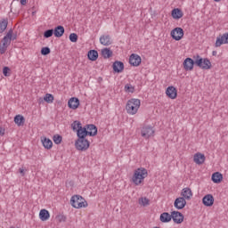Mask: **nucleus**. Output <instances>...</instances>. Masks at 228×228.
<instances>
[{"label": "nucleus", "instance_id": "f257e3e1", "mask_svg": "<svg viewBox=\"0 0 228 228\" xmlns=\"http://www.w3.org/2000/svg\"><path fill=\"white\" fill-rule=\"evenodd\" d=\"M194 59V60H193ZM193 59L187 57L183 61V69L186 71H191L193 70V67H199L200 69H202V70H209L211 69V61L208 58H202L200 55L197 54L193 57Z\"/></svg>", "mask_w": 228, "mask_h": 228}, {"label": "nucleus", "instance_id": "f03ea898", "mask_svg": "<svg viewBox=\"0 0 228 228\" xmlns=\"http://www.w3.org/2000/svg\"><path fill=\"white\" fill-rule=\"evenodd\" d=\"M147 175H149L147 169L145 167H139L134 171L131 181L135 186H140Z\"/></svg>", "mask_w": 228, "mask_h": 228}, {"label": "nucleus", "instance_id": "7ed1b4c3", "mask_svg": "<svg viewBox=\"0 0 228 228\" xmlns=\"http://www.w3.org/2000/svg\"><path fill=\"white\" fill-rule=\"evenodd\" d=\"M141 102L139 99L132 98L128 100L126 110L129 115H136L138 113V110H140Z\"/></svg>", "mask_w": 228, "mask_h": 228}, {"label": "nucleus", "instance_id": "20e7f679", "mask_svg": "<svg viewBox=\"0 0 228 228\" xmlns=\"http://www.w3.org/2000/svg\"><path fill=\"white\" fill-rule=\"evenodd\" d=\"M70 204L75 209H81V208H88V202L81 195H74L70 199Z\"/></svg>", "mask_w": 228, "mask_h": 228}, {"label": "nucleus", "instance_id": "39448f33", "mask_svg": "<svg viewBox=\"0 0 228 228\" xmlns=\"http://www.w3.org/2000/svg\"><path fill=\"white\" fill-rule=\"evenodd\" d=\"M75 147L77 151L85 152V151H88V149H90V141L86 138L77 137V140L75 142Z\"/></svg>", "mask_w": 228, "mask_h": 228}, {"label": "nucleus", "instance_id": "423d86ee", "mask_svg": "<svg viewBox=\"0 0 228 228\" xmlns=\"http://www.w3.org/2000/svg\"><path fill=\"white\" fill-rule=\"evenodd\" d=\"M170 36L173 40L179 42V40H183V37H184V30L180 27H176L171 31Z\"/></svg>", "mask_w": 228, "mask_h": 228}, {"label": "nucleus", "instance_id": "0eeeda50", "mask_svg": "<svg viewBox=\"0 0 228 228\" xmlns=\"http://www.w3.org/2000/svg\"><path fill=\"white\" fill-rule=\"evenodd\" d=\"M11 37V34H6L2 39V45H0V54H4L8 49V45L12 44V41H10Z\"/></svg>", "mask_w": 228, "mask_h": 228}, {"label": "nucleus", "instance_id": "6e6552de", "mask_svg": "<svg viewBox=\"0 0 228 228\" xmlns=\"http://www.w3.org/2000/svg\"><path fill=\"white\" fill-rule=\"evenodd\" d=\"M141 135L142 138H151V136L154 135V129L151 126H142L141 130Z\"/></svg>", "mask_w": 228, "mask_h": 228}, {"label": "nucleus", "instance_id": "1a4fd4ad", "mask_svg": "<svg viewBox=\"0 0 228 228\" xmlns=\"http://www.w3.org/2000/svg\"><path fill=\"white\" fill-rule=\"evenodd\" d=\"M77 138H86L90 133L86 130V126H83L82 124H77V130L76 131Z\"/></svg>", "mask_w": 228, "mask_h": 228}, {"label": "nucleus", "instance_id": "9d476101", "mask_svg": "<svg viewBox=\"0 0 228 228\" xmlns=\"http://www.w3.org/2000/svg\"><path fill=\"white\" fill-rule=\"evenodd\" d=\"M129 63L132 67H140L142 64V57L136 53H132L129 57Z\"/></svg>", "mask_w": 228, "mask_h": 228}, {"label": "nucleus", "instance_id": "9b49d317", "mask_svg": "<svg viewBox=\"0 0 228 228\" xmlns=\"http://www.w3.org/2000/svg\"><path fill=\"white\" fill-rule=\"evenodd\" d=\"M174 215H175V213L171 212V215L168 212L162 213L160 215V222H162V224H168V222H172V220L175 222V216Z\"/></svg>", "mask_w": 228, "mask_h": 228}, {"label": "nucleus", "instance_id": "f8f14e48", "mask_svg": "<svg viewBox=\"0 0 228 228\" xmlns=\"http://www.w3.org/2000/svg\"><path fill=\"white\" fill-rule=\"evenodd\" d=\"M224 44H228V32L216 37L215 46L220 47L221 45H224Z\"/></svg>", "mask_w": 228, "mask_h": 228}, {"label": "nucleus", "instance_id": "ddd939ff", "mask_svg": "<svg viewBox=\"0 0 228 228\" xmlns=\"http://www.w3.org/2000/svg\"><path fill=\"white\" fill-rule=\"evenodd\" d=\"M202 204H204L207 208H211L213 204H215V198L213 194H207L202 199Z\"/></svg>", "mask_w": 228, "mask_h": 228}, {"label": "nucleus", "instance_id": "4468645a", "mask_svg": "<svg viewBox=\"0 0 228 228\" xmlns=\"http://www.w3.org/2000/svg\"><path fill=\"white\" fill-rule=\"evenodd\" d=\"M166 95L169 99H177V88L174 87V86H170L166 89Z\"/></svg>", "mask_w": 228, "mask_h": 228}, {"label": "nucleus", "instance_id": "2eb2a0df", "mask_svg": "<svg viewBox=\"0 0 228 228\" xmlns=\"http://www.w3.org/2000/svg\"><path fill=\"white\" fill-rule=\"evenodd\" d=\"M113 72L116 74H120V72H124V62L120 61H115L112 64Z\"/></svg>", "mask_w": 228, "mask_h": 228}, {"label": "nucleus", "instance_id": "dca6fc26", "mask_svg": "<svg viewBox=\"0 0 228 228\" xmlns=\"http://www.w3.org/2000/svg\"><path fill=\"white\" fill-rule=\"evenodd\" d=\"M174 206L176 209H184L186 207V200L183 197L176 198Z\"/></svg>", "mask_w": 228, "mask_h": 228}, {"label": "nucleus", "instance_id": "f3484780", "mask_svg": "<svg viewBox=\"0 0 228 228\" xmlns=\"http://www.w3.org/2000/svg\"><path fill=\"white\" fill-rule=\"evenodd\" d=\"M100 44L102 45H111L113 44V40L111 39V36L110 35H102L100 37Z\"/></svg>", "mask_w": 228, "mask_h": 228}, {"label": "nucleus", "instance_id": "a211bd4d", "mask_svg": "<svg viewBox=\"0 0 228 228\" xmlns=\"http://www.w3.org/2000/svg\"><path fill=\"white\" fill-rule=\"evenodd\" d=\"M68 106L70 110H77L79 108V98L71 97L68 102Z\"/></svg>", "mask_w": 228, "mask_h": 228}, {"label": "nucleus", "instance_id": "6ab92c4d", "mask_svg": "<svg viewBox=\"0 0 228 228\" xmlns=\"http://www.w3.org/2000/svg\"><path fill=\"white\" fill-rule=\"evenodd\" d=\"M193 161L196 165H202L206 161V156L200 152L195 153L193 157Z\"/></svg>", "mask_w": 228, "mask_h": 228}, {"label": "nucleus", "instance_id": "aec40b11", "mask_svg": "<svg viewBox=\"0 0 228 228\" xmlns=\"http://www.w3.org/2000/svg\"><path fill=\"white\" fill-rule=\"evenodd\" d=\"M65 34V28L61 25H58L53 29V35L56 37V38H61L63 35Z\"/></svg>", "mask_w": 228, "mask_h": 228}, {"label": "nucleus", "instance_id": "412c9836", "mask_svg": "<svg viewBox=\"0 0 228 228\" xmlns=\"http://www.w3.org/2000/svg\"><path fill=\"white\" fill-rule=\"evenodd\" d=\"M183 15L184 13L180 8H175L171 11V17H173V19H175V20H179V19H182Z\"/></svg>", "mask_w": 228, "mask_h": 228}, {"label": "nucleus", "instance_id": "4be33fe9", "mask_svg": "<svg viewBox=\"0 0 228 228\" xmlns=\"http://www.w3.org/2000/svg\"><path fill=\"white\" fill-rule=\"evenodd\" d=\"M213 183H215V184H220V183H222V181H224V175H222V173L220 172H216L214 174H212V177H211Z\"/></svg>", "mask_w": 228, "mask_h": 228}, {"label": "nucleus", "instance_id": "5701e85b", "mask_svg": "<svg viewBox=\"0 0 228 228\" xmlns=\"http://www.w3.org/2000/svg\"><path fill=\"white\" fill-rule=\"evenodd\" d=\"M181 196L184 198L185 200H190V199L193 197V192H191V189L186 187L182 190Z\"/></svg>", "mask_w": 228, "mask_h": 228}, {"label": "nucleus", "instance_id": "b1692460", "mask_svg": "<svg viewBox=\"0 0 228 228\" xmlns=\"http://www.w3.org/2000/svg\"><path fill=\"white\" fill-rule=\"evenodd\" d=\"M86 129L89 136H97V126L94 124L86 125Z\"/></svg>", "mask_w": 228, "mask_h": 228}, {"label": "nucleus", "instance_id": "393cba45", "mask_svg": "<svg viewBox=\"0 0 228 228\" xmlns=\"http://www.w3.org/2000/svg\"><path fill=\"white\" fill-rule=\"evenodd\" d=\"M171 213H175L174 215L175 220H173L175 224H183V222H184V216L183 215V213L179 211H173Z\"/></svg>", "mask_w": 228, "mask_h": 228}, {"label": "nucleus", "instance_id": "a878e982", "mask_svg": "<svg viewBox=\"0 0 228 228\" xmlns=\"http://www.w3.org/2000/svg\"><path fill=\"white\" fill-rule=\"evenodd\" d=\"M87 58L90 61H97L99 58V52H97V50H90L87 53Z\"/></svg>", "mask_w": 228, "mask_h": 228}, {"label": "nucleus", "instance_id": "bb28decb", "mask_svg": "<svg viewBox=\"0 0 228 228\" xmlns=\"http://www.w3.org/2000/svg\"><path fill=\"white\" fill-rule=\"evenodd\" d=\"M39 218L42 222H47L48 218H51V214L47 211V209L43 208L39 212Z\"/></svg>", "mask_w": 228, "mask_h": 228}, {"label": "nucleus", "instance_id": "cd10ccee", "mask_svg": "<svg viewBox=\"0 0 228 228\" xmlns=\"http://www.w3.org/2000/svg\"><path fill=\"white\" fill-rule=\"evenodd\" d=\"M26 118H24V116L19 114L14 117V123L17 124L19 127L24 126Z\"/></svg>", "mask_w": 228, "mask_h": 228}, {"label": "nucleus", "instance_id": "c85d7f7f", "mask_svg": "<svg viewBox=\"0 0 228 228\" xmlns=\"http://www.w3.org/2000/svg\"><path fill=\"white\" fill-rule=\"evenodd\" d=\"M41 142L45 149H53V141L47 137H41Z\"/></svg>", "mask_w": 228, "mask_h": 228}, {"label": "nucleus", "instance_id": "c756f323", "mask_svg": "<svg viewBox=\"0 0 228 228\" xmlns=\"http://www.w3.org/2000/svg\"><path fill=\"white\" fill-rule=\"evenodd\" d=\"M102 56L104 60H108V58H111V56H113V51L110 48H103L102 49Z\"/></svg>", "mask_w": 228, "mask_h": 228}, {"label": "nucleus", "instance_id": "7c9ffc66", "mask_svg": "<svg viewBox=\"0 0 228 228\" xmlns=\"http://www.w3.org/2000/svg\"><path fill=\"white\" fill-rule=\"evenodd\" d=\"M6 28H8V19H4L0 21V33H4Z\"/></svg>", "mask_w": 228, "mask_h": 228}, {"label": "nucleus", "instance_id": "2f4dec72", "mask_svg": "<svg viewBox=\"0 0 228 228\" xmlns=\"http://www.w3.org/2000/svg\"><path fill=\"white\" fill-rule=\"evenodd\" d=\"M44 101L48 104H53V102L54 101V96L51 94H46L44 97Z\"/></svg>", "mask_w": 228, "mask_h": 228}, {"label": "nucleus", "instance_id": "473e14b6", "mask_svg": "<svg viewBox=\"0 0 228 228\" xmlns=\"http://www.w3.org/2000/svg\"><path fill=\"white\" fill-rule=\"evenodd\" d=\"M62 140H63V137H61V135H60V134H55L53 137V141L56 145H60V143H61Z\"/></svg>", "mask_w": 228, "mask_h": 228}, {"label": "nucleus", "instance_id": "72a5a7b5", "mask_svg": "<svg viewBox=\"0 0 228 228\" xmlns=\"http://www.w3.org/2000/svg\"><path fill=\"white\" fill-rule=\"evenodd\" d=\"M125 92H126V94H134V86L131 84H126L125 86Z\"/></svg>", "mask_w": 228, "mask_h": 228}, {"label": "nucleus", "instance_id": "f704fd0d", "mask_svg": "<svg viewBox=\"0 0 228 228\" xmlns=\"http://www.w3.org/2000/svg\"><path fill=\"white\" fill-rule=\"evenodd\" d=\"M54 35V29H47L44 32V38H51Z\"/></svg>", "mask_w": 228, "mask_h": 228}, {"label": "nucleus", "instance_id": "c9c22d12", "mask_svg": "<svg viewBox=\"0 0 228 228\" xmlns=\"http://www.w3.org/2000/svg\"><path fill=\"white\" fill-rule=\"evenodd\" d=\"M12 72V69H10V67H8V66H4V68H3V74H4V76L5 77H10V76H11V73Z\"/></svg>", "mask_w": 228, "mask_h": 228}, {"label": "nucleus", "instance_id": "e433bc0d", "mask_svg": "<svg viewBox=\"0 0 228 228\" xmlns=\"http://www.w3.org/2000/svg\"><path fill=\"white\" fill-rule=\"evenodd\" d=\"M41 54L42 56H47L48 54H51V48L49 46H45L41 49Z\"/></svg>", "mask_w": 228, "mask_h": 228}, {"label": "nucleus", "instance_id": "4c0bfd02", "mask_svg": "<svg viewBox=\"0 0 228 228\" xmlns=\"http://www.w3.org/2000/svg\"><path fill=\"white\" fill-rule=\"evenodd\" d=\"M7 35H11V37H9L10 42H12V40H17V34H13L12 28L7 32Z\"/></svg>", "mask_w": 228, "mask_h": 228}, {"label": "nucleus", "instance_id": "58836bf2", "mask_svg": "<svg viewBox=\"0 0 228 228\" xmlns=\"http://www.w3.org/2000/svg\"><path fill=\"white\" fill-rule=\"evenodd\" d=\"M149 202L151 201L147 198L139 199V204H142V206H149Z\"/></svg>", "mask_w": 228, "mask_h": 228}, {"label": "nucleus", "instance_id": "ea45409f", "mask_svg": "<svg viewBox=\"0 0 228 228\" xmlns=\"http://www.w3.org/2000/svg\"><path fill=\"white\" fill-rule=\"evenodd\" d=\"M77 34H76V33H71L70 35H69V40H70V42H73V43H76V42H77Z\"/></svg>", "mask_w": 228, "mask_h": 228}, {"label": "nucleus", "instance_id": "a19ab883", "mask_svg": "<svg viewBox=\"0 0 228 228\" xmlns=\"http://www.w3.org/2000/svg\"><path fill=\"white\" fill-rule=\"evenodd\" d=\"M78 124H81L80 121L78 120H75L72 124H71V129L74 131V132H77V125Z\"/></svg>", "mask_w": 228, "mask_h": 228}, {"label": "nucleus", "instance_id": "79ce46f5", "mask_svg": "<svg viewBox=\"0 0 228 228\" xmlns=\"http://www.w3.org/2000/svg\"><path fill=\"white\" fill-rule=\"evenodd\" d=\"M58 222H67V216L63 215H59L56 216Z\"/></svg>", "mask_w": 228, "mask_h": 228}, {"label": "nucleus", "instance_id": "37998d69", "mask_svg": "<svg viewBox=\"0 0 228 228\" xmlns=\"http://www.w3.org/2000/svg\"><path fill=\"white\" fill-rule=\"evenodd\" d=\"M19 172L22 177L26 175V172H28V169L26 167H20Z\"/></svg>", "mask_w": 228, "mask_h": 228}, {"label": "nucleus", "instance_id": "c03bdc74", "mask_svg": "<svg viewBox=\"0 0 228 228\" xmlns=\"http://www.w3.org/2000/svg\"><path fill=\"white\" fill-rule=\"evenodd\" d=\"M4 128L0 127V136H4Z\"/></svg>", "mask_w": 228, "mask_h": 228}, {"label": "nucleus", "instance_id": "a18cd8bd", "mask_svg": "<svg viewBox=\"0 0 228 228\" xmlns=\"http://www.w3.org/2000/svg\"><path fill=\"white\" fill-rule=\"evenodd\" d=\"M20 4L22 6H26V4H28V1L27 0H20Z\"/></svg>", "mask_w": 228, "mask_h": 228}, {"label": "nucleus", "instance_id": "49530a36", "mask_svg": "<svg viewBox=\"0 0 228 228\" xmlns=\"http://www.w3.org/2000/svg\"><path fill=\"white\" fill-rule=\"evenodd\" d=\"M212 54H213L214 56H216L217 52H216V51H213V52H212Z\"/></svg>", "mask_w": 228, "mask_h": 228}, {"label": "nucleus", "instance_id": "de8ad7c7", "mask_svg": "<svg viewBox=\"0 0 228 228\" xmlns=\"http://www.w3.org/2000/svg\"><path fill=\"white\" fill-rule=\"evenodd\" d=\"M216 3H220L221 0H214Z\"/></svg>", "mask_w": 228, "mask_h": 228}, {"label": "nucleus", "instance_id": "09e8293b", "mask_svg": "<svg viewBox=\"0 0 228 228\" xmlns=\"http://www.w3.org/2000/svg\"><path fill=\"white\" fill-rule=\"evenodd\" d=\"M10 228H15V227H13V226H11Z\"/></svg>", "mask_w": 228, "mask_h": 228}]
</instances>
